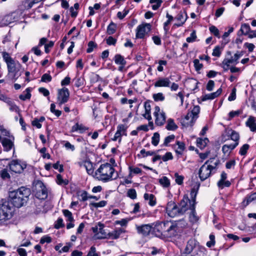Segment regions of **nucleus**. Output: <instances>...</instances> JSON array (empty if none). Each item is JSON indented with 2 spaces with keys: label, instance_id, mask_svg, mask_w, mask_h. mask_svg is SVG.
Here are the masks:
<instances>
[{
  "label": "nucleus",
  "instance_id": "1",
  "mask_svg": "<svg viewBox=\"0 0 256 256\" xmlns=\"http://www.w3.org/2000/svg\"><path fill=\"white\" fill-rule=\"evenodd\" d=\"M95 177L98 180L106 182L118 177L112 166L109 163L102 164L95 172Z\"/></svg>",
  "mask_w": 256,
  "mask_h": 256
},
{
  "label": "nucleus",
  "instance_id": "2",
  "mask_svg": "<svg viewBox=\"0 0 256 256\" xmlns=\"http://www.w3.org/2000/svg\"><path fill=\"white\" fill-rule=\"evenodd\" d=\"M30 194V190L29 188L21 187L10 192V202L14 206L20 208L27 202Z\"/></svg>",
  "mask_w": 256,
  "mask_h": 256
},
{
  "label": "nucleus",
  "instance_id": "3",
  "mask_svg": "<svg viewBox=\"0 0 256 256\" xmlns=\"http://www.w3.org/2000/svg\"><path fill=\"white\" fill-rule=\"evenodd\" d=\"M189 198L188 196H184L178 208L176 203L172 201L168 202L166 206V212L170 217L184 214L188 210V202Z\"/></svg>",
  "mask_w": 256,
  "mask_h": 256
},
{
  "label": "nucleus",
  "instance_id": "4",
  "mask_svg": "<svg viewBox=\"0 0 256 256\" xmlns=\"http://www.w3.org/2000/svg\"><path fill=\"white\" fill-rule=\"evenodd\" d=\"M219 164V160L215 158H212L207 160L200 168L198 171L200 180L202 181L206 180L210 176L212 172H215Z\"/></svg>",
  "mask_w": 256,
  "mask_h": 256
},
{
  "label": "nucleus",
  "instance_id": "5",
  "mask_svg": "<svg viewBox=\"0 0 256 256\" xmlns=\"http://www.w3.org/2000/svg\"><path fill=\"white\" fill-rule=\"evenodd\" d=\"M2 56L4 61L6 64L8 74L12 76V79L16 80L20 75L18 74L20 67V64L18 62H15L10 56V54L6 52H2Z\"/></svg>",
  "mask_w": 256,
  "mask_h": 256
},
{
  "label": "nucleus",
  "instance_id": "6",
  "mask_svg": "<svg viewBox=\"0 0 256 256\" xmlns=\"http://www.w3.org/2000/svg\"><path fill=\"white\" fill-rule=\"evenodd\" d=\"M204 250L195 239L190 238L188 241L182 256H205Z\"/></svg>",
  "mask_w": 256,
  "mask_h": 256
},
{
  "label": "nucleus",
  "instance_id": "7",
  "mask_svg": "<svg viewBox=\"0 0 256 256\" xmlns=\"http://www.w3.org/2000/svg\"><path fill=\"white\" fill-rule=\"evenodd\" d=\"M153 233L156 236H162L172 237L171 228H170V222H156L152 224Z\"/></svg>",
  "mask_w": 256,
  "mask_h": 256
},
{
  "label": "nucleus",
  "instance_id": "8",
  "mask_svg": "<svg viewBox=\"0 0 256 256\" xmlns=\"http://www.w3.org/2000/svg\"><path fill=\"white\" fill-rule=\"evenodd\" d=\"M12 217V210L8 202L0 205V226L7 224Z\"/></svg>",
  "mask_w": 256,
  "mask_h": 256
},
{
  "label": "nucleus",
  "instance_id": "9",
  "mask_svg": "<svg viewBox=\"0 0 256 256\" xmlns=\"http://www.w3.org/2000/svg\"><path fill=\"white\" fill-rule=\"evenodd\" d=\"M200 110L199 106H194L192 110L186 116L182 122L183 124L186 126H192L198 117Z\"/></svg>",
  "mask_w": 256,
  "mask_h": 256
},
{
  "label": "nucleus",
  "instance_id": "10",
  "mask_svg": "<svg viewBox=\"0 0 256 256\" xmlns=\"http://www.w3.org/2000/svg\"><path fill=\"white\" fill-rule=\"evenodd\" d=\"M8 166L12 172L16 174H20L26 168V164L25 162L20 160H12L8 164Z\"/></svg>",
  "mask_w": 256,
  "mask_h": 256
},
{
  "label": "nucleus",
  "instance_id": "11",
  "mask_svg": "<svg viewBox=\"0 0 256 256\" xmlns=\"http://www.w3.org/2000/svg\"><path fill=\"white\" fill-rule=\"evenodd\" d=\"M35 196L40 200L48 197V191L46 186L41 181H38L35 186Z\"/></svg>",
  "mask_w": 256,
  "mask_h": 256
},
{
  "label": "nucleus",
  "instance_id": "12",
  "mask_svg": "<svg viewBox=\"0 0 256 256\" xmlns=\"http://www.w3.org/2000/svg\"><path fill=\"white\" fill-rule=\"evenodd\" d=\"M187 223L184 220L170 222V228H171V235L172 236H176L177 233L180 232L182 229L186 227Z\"/></svg>",
  "mask_w": 256,
  "mask_h": 256
},
{
  "label": "nucleus",
  "instance_id": "13",
  "mask_svg": "<svg viewBox=\"0 0 256 256\" xmlns=\"http://www.w3.org/2000/svg\"><path fill=\"white\" fill-rule=\"evenodd\" d=\"M154 116L155 117V124L158 126H162L166 122V115L165 112L160 109L158 106L154 108Z\"/></svg>",
  "mask_w": 256,
  "mask_h": 256
},
{
  "label": "nucleus",
  "instance_id": "14",
  "mask_svg": "<svg viewBox=\"0 0 256 256\" xmlns=\"http://www.w3.org/2000/svg\"><path fill=\"white\" fill-rule=\"evenodd\" d=\"M242 56L241 52H237L230 58H226L222 62V67L225 71L229 69L230 64H236L238 63V59Z\"/></svg>",
  "mask_w": 256,
  "mask_h": 256
},
{
  "label": "nucleus",
  "instance_id": "15",
  "mask_svg": "<svg viewBox=\"0 0 256 256\" xmlns=\"http://www.w3.org/2000/svg\"><path fill=\"white\" fill-rule=\"evenodd\" d=\"M127 126L123 124H118L116 128V131L114 135V136L112 138V140H118V142L120 143L122 141V136H127Z\"/></svg>",
  "mask_w": 256,
  "mask_h": 256
},
{
  "label": "nucleus",
  "instance_id": "16",
  "mask_svg": "<svg viewBox=\"0 0 256 256\" xmlns=\"http://www.w3.org/2000/svg\"><path fill=\"white\" fill-rule=\"evenodd\" d=\"M151 26V24L148 23L139 25L136 28V37L138 38H143L145 35L150 32Z\"/></svg>",
  "mask_w": 256,
  "mask_h": 256
},
{
  "label": "nucleus",
  "instance_id": "17",
  "mask_svg": "<svg viewBox=\"0 0 256 256\" xmlns=\"http://www.w3.org/2000/svg\"><path fill=\"white\" fill-rule=\"evenodd\" d=\"M70 92L66 88H63L58 91V102L60 105L66 102L69 98Z\"/></svg>",
  "mask_w": 256,
  "mask_h": 256
},
{
  "label": "nucleus",
  "instance_id": "18",
  "mask_svg": "<svg viewBox=\"0 0 256 256\" xmlns=\"http://www.w3.org/2000/svg\"><path fill=\"white\" fill-rule=\"evenodd\" d=\"M136 230L138 234L144 236H148L151 231L153 232V226L152 224H148L136 226Z\"/></svg>",
  "mask_w": 256,
  "mask_h": 256
},
{
  "label": "nucleus",
  "instance_id": "19",
  "mask_svg": "<svg viewBox=\"0 0 256 256\" xmlns=\"http://www.w3.org/2000/svg\"><path fill=\"white\" fill-rule=\"evenodd\" d=\"M190 210L189 214V220L192 224H196L199 220V216H197L195 210V206H188V210Z\"/></svg>",
  "mask_w": 256,
  "mask_h": 256
},
{
  "label": "nucleus",
  "instance_id": "20",
  "mask_svg": "<svg viewBox=\"0 0 256 256\" xmlns=\"http://www.w3.org/2000/svg\"><path fill=\"white\" fill-rule=\"evenodd\" d=\"M171 84L168 78H159L154 84L155 87H170Z\"/></svg>",
  "mask_w": 256,
  "mask_h": 256
},
{
  "label": "nucleus",
  "instance_id": "21",
  "mask_svg": "<svg viewBox=\"0 0 256 256\" xmlns=\"http://www.w3.org/2000/svg\"><path fill=\"white\" fill-rule=\"evenodd\" d=\"M125 232H126V230L124 228H118L112 232H108V238L116 240L120 237L122 234Z\"/></svg>",
  "mask_w": 256,
  "mask_h": 256
},
{
  "label": "nucleus",
  "instance_id": "22",
  "mask_svg": "<svg viewBox=\"0 0 256 256\" xmlns=\"http://www.w3.org/2000/svg\"><path fill=\"white\" fill-rule=\"evenodd\" d=\"M187 14L184 12H180L176 16L175 19L179 22L178 24H175L174 25L178 27L182 26L187 19Z\"/></svg>",
  "mask_w": 256,
  "mask_h": 256
},
{
  "label": "nucleus",
  "instance_id": "23",
  "mask_svg": "<svg viewBox=\"0 0 256 256\" xmlns=\"http://www.w3.org/2000/svg\"><path fill=\"white\" fill-rule=\"evenodd\" d=\"M222 92V89L220 88L216 92L203 95L201 98L202 100L206 101L209 100H213L218 96L221 94Z\"/></svg>",
  "mask_w": 256,
  "mask_h": 256
},
{
  "label": "nucleus",
  "instance_id": "24",
  "mask_svg": "<svg viewBox=\"0 0 256 256\" xmlns=\"http://www.w3.org/2000/svg\"><path fill=\"white\" fill-rule=\"evenodd\" d=\"M98 232L97 234L96 238L97 239L108 238V233H106L104 229V224L98 222Z\"/></svg>",
  "mask_w": 256,
  "mask_h": 256
},
{
  "label": "nucleus",
  "instance_id": "25",
  "mask_svg": "<svg viewBox=\"0 0 256 256\" xmlns=\"http://www.w3.org/2000/svg\"><path fill=\"white\" fill-rule=\"evenodd\" d=\"M14 138L12 140L4 138L2 140V143L4 150L9 151L14 147Z\"/></svg>",
  "mask_w": 256,
  "mask_h": 256
},
{
  "label": "nucleus",
  "instance_id": "26",
  "mask_svg": "<svg viewBox=\"0 0 256 256\" xmlns=\"http://www.w3.org/2000/svg\"><path fill=\"white\" fill-rule=\"evenodd\" d=\"M36 204V213L38 214L40 213H46L47 212L46 208H44L45 202L44 201L38 200L35 202Z\"/></svg>",
  "mask_w": 256,
  "mask_h": 256
},
{
  "label": "nucleus",
  "instance_id": "27",
  "mask_svg": "<svg viewBox=\"0 0 256 256\" xmlns=\"http://www.w3.org/2000/svg\"><path fill=\"white\" fill-rule=\"evenodd\" d=\"M198 186H196V187L193 188L190 192V198L191 200L189 199V202H188V206H195L196 204V198L198 193Z\"/></svg>",
  "mask_w": 256,
  "mask_h": 256
},
{
  "label": "nucleus",
  "instance_id": "28",
  "mask_svg": "<svg viewBox=\"0 0 256 256\" xmlns=\"http://www.w3.org/2000/svg\"><path fill=\"white\" fill-rule=\"evenodd\" d=\"M246 124L252 132H256V122L254 116H250L246 120Z\"/></svg>",
  "mask_w": 256,
  "mask_h": 256
},
{
  "label": "nucleus",
  "instance_id": "29",
  "mask_svg": "<svg viewBox=\"0 0 256 256\" xmlns=\"http://www.w3.org/2000/svg\"><path fill=\"white\" fill-rule=\"evenodd\" d=\"M238 142L234 144H224L222 147V151L224 154L229 155L231 152L238 145Z\"/></svg>",
  "mask_w": 256,
  "mask_h": 256
},
{
  "label": "nucleus",
  "instance_id": "30",
  "mask_svg": "<svg viewBox=\"0 0 256 256\" xmlns=\"http://www.w3.org/2000/svg\"><path fill=\"white\" fill-rule=\"evenodd\" d=\"M4 102L9 106V109L10 111L16 112H18L19 111L18 106L16 104L14 100L11 98L8 97Z\"/></svg>",
  "mask_w": 256,
  "mask_h": 256
},
{
  "label": "nucleus",
  "instance_id": "31",
  "mask_svg": "<svg viewBox=\"0 0 256 256\" xmlns=\"http://www.w3.org/2000/svg\"><path fill=\"white\" fill-rule=\"evenodd\" d=\"M256 201V192L248 195L244 200H243L242 203L244 206H248L250 202Z\"/></svg>",
  "mask_w": 256,
  "mask_h": 256
},
{
  "label": "nucleus",
  "instance_id": "32",
  "mask_svg": "<svg viewBox=\"0 0 256 256\" xmlns=\"http://www.w3.org/2000/svg\"><path fill=\"white\" fill-rule=\"evenodd\" d=\"M166 128L168 130L174 131L178 128V126L174 122V120L170 118H168L167 120Z\"/></svg>",
  "mask_w": 256,
  "mask_h": 256
},
{
  "label": "nucleus",
  "instance_id": "33",
  "mask_svg": "<svg viewBox=\"0 0 256 256\" xmlns=\"http://www.w3.org/2000/svg\"><path fill=\"white\" fill-rule=\"evenodd\" d=\"M88 130V128L83 126L82 124H79L78 123H76L74 125L71 129L72 132H76L77 131H79L80 133H82Z\"/></svg>",
  "mask_w": 256,
  "mask_h": 256
},
{
  "label": "nucleus",
  "instance_id": "34",
  "mask_svg": "<svg viewBox=\"0 0 256 256\" xmlns=\"http://www.w3.org/2000/svg\"><path fill=\"white\" fill-rule=\"evenodd\" d=\"M144 198L148 201V204L150 206H154L156 204V199L152 194H144Z\"/></svg>",
  "mask_w": 256,
  "mask_h": 256
},
{
  "label": "nucleus",
  "instance_id": "35",
  "mask_svg": "<svg viewBox=\"0 0 256 256\" xmlns=\"http://www.w3.org/2000/svg\"><path fill=\"white\" fill-rule=\"evenodd\" d=\"M114 60L115 63L118 65H126V61L124 58L119 54H116L114 57Z\"/></svg>",
  "mask_w": 256,
  "mask_h": 256
},
{
  "label": "nucleus",
  "instance_id": "36",
  "mask_svg": "<svg viewBox=\"0 0 256 256\" xmlns=\"http://www.w3.org/2000/svg\"><path fill=\"white\" fill-rule=\"evenodd\" d=\"M31 97L30 90V88H27L25 91L23 92V94L20 95L19 98L22 100H30Z\"/></svg>",
  "mask_w": 256,
  "mask_h": 256
},
{
  "label": "nucleus",
  "instance_id": "37",
  "mask_svg": "<svg viewBox=\"0 0 256 256\" xmlns=\"http://www.w3.org/2000/svg\"><path fill=\"white\" fill-rule=\"evenodd\" d=\"M128 170H129V172H130L128 176L130 178H132V174H141L142 172V170L140 168H137V167H134L132 166H130L128 167Z\"/></svg>",
  "mask_w": 256,
  "mask_h": 256
},
{
  "label": "nucleus",
  "instance_id": "38",
  "mask_svg": "<svg viewBox=\"0 0 256 256\" xmlns=\"http://www.w3.org/2000/svg\"><path fill=\"white\" fill-rule=\"evenodd\" d=\"M208 142V140L207 138H205L204 139L198 138L196 140L197 146L200 149H203L206 146Z\"/></svg>",
  "mask_w": 256,
  "mask_h": 256
},
{
  "label": "nucleus",
  "instance_id": "39",
  "mask_svg": "<svg viewBox=\"0 0 256 256\" xmlns=\"http://www.w3.org/2000/svg\"><path fill=\"white\" fill-rule=\"evenodd\" d=\"M84 166L88 174H92L94 172L92 164L90 161H85L84 162Z\"/></svg>",
  "mask_w": 256,
  "mask_h": 256
},
{
  "label": "nucleus",
  "instance_id": "40",
  "mask_svg": "<svg viewBox=\"0 0 256 256\" xmlns=\"http://www.w3.org/2000/svg\"><path fill=\"white\" fill-rule=\"evenodd\" d=\"M176 145L178 146V148L176 150V154H182V152L185 149V144L184 142L177 141Z\"/></svg>",
  "mask_w": 256,
  "mask_h": 256
},
{
  "label": "nucleus",
  "instance_id": "41",
  "mask_svg": "<svg viewBox=\"0 0 256 256\" xmlns=\"http://www.w3.org/2000/svg\"><path fill=\"white\" fill-rule=\"evenodd\" d=\"M198 82L194 79H191L186 82V84L188 86L189 88L192 90H194L198 88L197 84Z\"/></svg>",
  "mask_w": 256,
  "mask_h": 256
},
{
  "label": "nucleus",
  "instance_id": "42",
  "mask_svg": "<svg viewBox=\"0 0 256 256\" xmlns=\"http://www.w3.org/2000/svg\"><path fill=\"white\" fill-rule=\"evenodd\" d=\"M223 48L219 46L214 47L213 50L212 55L214 56L220 57L222 54Z\"/></svg>",
  "mask_w": 256,
  "mask_h": 256
},
{
  "label": "nucleus",
  "instance_id": "43",
  "mask_svg": "<svg viewBox=\"0 0 256 256\" xmlns=\"http://www.w3.org/2000/svg\"><path fill=\"white\" fill-rule=\"evenodd\" d=\"M228 134H230L232 140L234 141L235 142H238L240 138V136L238 132L233 130H230Z\"/></svg>",
  "mask_w": 256,
  "mask_h": 256
},
{
  "label": "nucleus",
  "instance_id": "44",
  "mask_svg": "<svg viewBox=\"0 0 256 256\" xmlns=\"http://www.w3.org/2000/svg\"><path fill=\"white\" fill-rule=\"evenodd\" d=\"M150 2L152 4V8L153 10H158L160 6L162 0H150Z\"/></svg>",
  "mask_w": 256,
  "mask_h": 256
},
{
  "label": "nucleus",
  "instance_id": "45",
  "mask_svg": "<svg viewBox=\"0 0 256 256\" xmlns=\"http://www.w3.org/2000/svg\"><path fill=\"white\" fill-rule=\"evenodd\" d=\"M159 182L164 187L167 188L170 185V182L168 178L165 176L159 179Z\"/></svg>",
  "mask_w": 256,
  "mask_h": 256
},
{
  "label": "nucleus",
  "instance_id": "46",
  "mask_svg": "<svg viewBox=\"0 0 256 256\" xmlns=\"http://www.w3.org/2000/svg\"><path fill=\"white\" fill-rule=\"evenodd\" d=\"M152 98L156 102H162L164 100L165 97L162 92H158L152 95Z\"/></svg>",
  "mask_w": 256,
  "mask_h": 256
},
{
  "label": "nucleus",
  "instance_id": "47",
  "mask_svg": "<svg viewBox=\"0 0 256 256\" xmlns=\"http://www.w3.org/2000/svg\"><path fill=\"white\" fill-rule=\"evenodd\" d=\"M250 28L248 24H242L240 28V31L242 34L244 35H247L250 32Z\"/></svg>",
  "mask_w": 256,
  "mask_h": 256
},
{
  "label": "nucleus",
  "instance_id": "48",
  "mask_svg": "<svg viewBox=\"0 0 256 256\" xmlns=\"http://www.w3.org/2000/svg\"><path fill=\"white\" fill-rule=\"evenodd\" d=\"M160 138V134L156 132H154L153 134V136L152 138V144L154 146H156L158 144Z\"/></svg>",
  "mask_w": 256,
  "mask_h": 256
},
{
  "label": "nucleus",
  "instance_id": "49",
  "mask_svg": "<svg viewBox=\"0 0 256 256\" xmlns=\"http://www.w3.org/2000/svg\"><path fill=\"white\" fill-rule=\"evenodd\" d=\"M116 26L114 22H111L108 26L107 33L110 35L114 34L116 32Z\"/></svg>",
  "mask_w": 256,
  "mask_h": 256
},
{
  "label": "nucleus",
  "instance_id": "50",
  "mask_svg": "<svg viewBox=\"0 0 256 256\" xmlns=\"http://www.w3.org/2000/svg\"><path fill=\"white\" fill-rule=\"evenodd\" d=\"M73 81L74 82V85L77 88H79L84 84V80L82 78L76 77L73 80Z\"/></svg>",
  "mask_w": 256,
  "mask_h": 256
},
{
  "label": "nucleus",
  "instance_id": "51",
  "mask_svg": "<svg viewBox=\"0 0 256 256\" xmlns=\"http://www.w3.org/2000/svg\"><path fill=\"white\" fill-rule=\"evenodd\" d=\"M127 196L132 200L136 199L137 196L136 190L134 188L129 189L127 192Z\"/></svg>",
  "mask_w": 256,
  "mask_h": 256
},
{
  "label": "nucleus",
  "instance_id": "52",
  "mask_svg": "<svg viewBox=\"0 0 256 256\" xmlns=\"http://www.w3.org/2000/svg\"><path fill=\"white\" fill-rule=\"evenodd\" d=\"M88 48L86 50V52L90 53L94 50V48H96L97 44L94 42L90 41L88 42Z\"/></svg>",
  "mask_w": 256,
  "mask_h": 256
},
{
  "label": "nucleus",
  "instance_id": "53",
  "mask_svg": "<svg viewBox=\"0 0 256 256\" xmlns=\"http://www.w3.org/2000/svg\"><path fill=\"white\" fill-rule=\"evenodd\" d=\"M56 182L60 185H66L68 184V181L63 180L62 176L60 174L56 176Z\"/></svg>",
  "mask_w": 256,
  "mask_h": 256
},
{
  "label": "nucleus",
  "instance_id": "54",
  "mask_svg": "<svg viewBox=\"0 0 256 256\" xmlns=\"http://www.w3.org/2000/svg\"><path fill=\"white\" fill-rule=\"evenodd\" d=\"M130 220V219L123 218L121 220H116L115 222L116 224H119L122 226H126L128 222Z\"/></svg>",
  "mask_w": 256,
  "mask_h": 256
},
{
  "label": "nucleus",
  "instance_id": "55",
  "mask_svg": "<svg viewBox=\"0 0 256 256\" xmlns=\"http://www.w3.org/2000/svg\"><path fill=\"white\" fill-rule=\"evenodd\" d=\"M249 145L248 144H244L240 148L239 154L242 156H244L247 150L249 148Z\"/></svg>",
  "mask_w": 256,
  "mask_h": 256
},
{
  "label": "nucleus",
  "instance_id": "56",
  "mask_svg": "<svg viewBox=\"0 0 256 256\" xmlns=\"http://www.w3.org/2000/svg\"><path fill=\"white\" fill-rule=\"evenodd\" d=\"M140 154L142 155L143 158L146 157L148 156H154L155 154L154 152L153 151H146L144 149H142L140 151Z\"/></svg>",
  "mask_w": 256,
  "mask_h": 256
},
{
  "label": "nucleus",
  "instance_id": "57",
  "mask_svg": "<svg viewBox=\"0 0 256 256\" xmlns=\"http://www.w3.org/2000/svg\"><path fill=\"white\" fill-rule=\"evenodd\" d=\"M86 256H100V254L96 252V248L94 246H92Z\"/></svg>",
  "mask_w": 256,
  "mask_h": 256
},
{
  "label": "nucleus",
  "instance_id": "58",
  "mask_svg": "<svg viewBox=\"0 0 256 256\" xmlns=\"http://www.w3.org/2000/svg\"><path fill=\"white\" fill-rule=\"evenodd\" d=\"M236 160H230L228 161L226 164V167L227 169H234L236 165Z\"/></svg>",
  "mask_w": 256,
  "mask_h": 256
},
{
  "label": "nucleus",
  "instance_id": "59",
  "mask_svg": "<svg viewBox=\"0 0 256 256\" xmlns=\"http://www.w3.org/2000/svg\"><path fill=\"white\" fill-rule=\"evenodd\" d=\"M210 31L212 33L216 36L220 38V32L217 28L214 26H212L209 28Z\"/></svg>",
  "mask_w": 256,
  "mask_h": 256
},
{
  "label": "nucleus",
  "instance_id": "60",
  "mask_svg": "<svg viewBox=\"0 0 256 256\" xmlns=\"http://www.w3.org/2000/svg\"><path fill=\"white\" fill-rule=\"evenodd\" d=\"M174 177L176 178V182L177 184L181 185L183 183V180L184 178V177L183 176L179 175L178 173H176L174 174Z\"/></svg>",
  "mask_w": 256,
  "mask_h": 256
},
{
  "label": "nucleus",
  "instance_id": "61",
  "mask_svg": "<svg viewBox=\"0 0 256 256\" xmlns=\"http://www.w3.org/2000/svg\"><path fill=\"white\" fill-rule=\"evenodd\" d=\"M0 176L3 179L10 178V175L6 168H4L0 172Z\"/></svg>",
  "mask_w": 256,
  "mask_h": 256
},
{
  "label": "nucleus",
  "instance_id": "62",
  "mask_svg": "<svg viewBox=\"0 0 256 256\" xmlns=\"http://www.w3.org/2000/svg\"><path fill=\"white\" fill-rule=\"evenodd\" d=\"M196 38V32L195 30H194L191 34L189 37H188L186 40L188 42H194Z\"/></svg>",
  "mask_w": 256,
  "mask_h": 256
},
{
  "label": "nucleus",
  "instance_id": "63",
  "mask_svg": "<svg viewBox=\"0 0 256 256\" xmlns=\"http://www.w3.org/2000/svg\"><path fill=\"white\" fill-rule=\"evenodd\" d=\"M193 62L194 66L196 71H198L202 68L203 65L200 62V61L198 59H195Z\"/></svg>",
  "mask_w": 256,
  "mask_h": 256
},
{
  "label": "nucleus",
  "instance_id": "64",
  "mask_svg": "<svg viewBox=\"0 0 256 256\" xmlns=\"http://www.w3.org/2000/svg\"><path fill=\"white\" fill-rule=\"evenodd\" d=\"M52 76L48 74H44L41 78V81L44 82H50L52 80Z\"/></svg>",
  "mask_w": 256,
  "mask_h": 256
}]
</instances>
